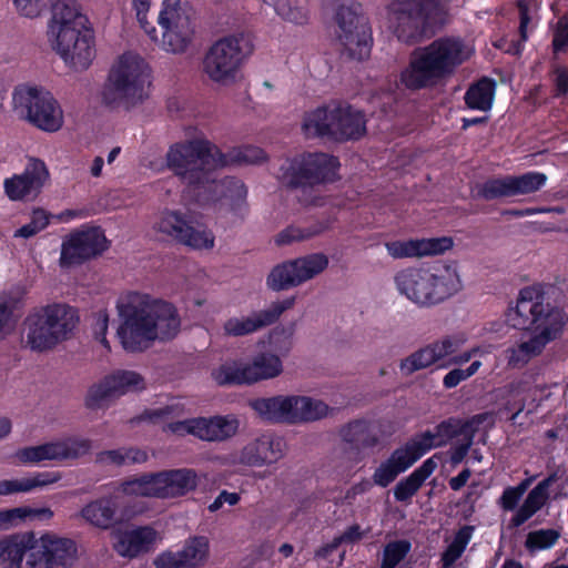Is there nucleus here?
I'll list each match as a JSON object with an SVG mask.
<instances>
[{
    "instance_id": "nucleus-1",
    "label": "nucleus",
    "mask_w": 568,
    "mask_h": 568,
    "mask_svg": "<svg viewBox=\"0 0 568 568\" xmlns=\"http://www.w3.org/2000/svg\"><path fill=\"white\" fill-rule=\"evenodd\" d=\"M115 312L116 337L128 352L143 351L155 339L174 337L180 329L174 306L146 292H122Z\"/></svg>"
},
{
    "instance_id": "nucleus-2",
    "label": "nucleus",
    "mask_w": 568,
    "mask_h": 568,
    "mask_svg": "<svg viewBox=\"0 0 568 568\" xmlns=\"http://www.w3.org/2000/svg\"><path fill=\"white\" fill-rule=\"evenodd\" d=\"M506 323L516 329L531 333L528 341L510 349L509 366L520 368L539 356L546 346L559 339L564 333L568 316L556 305L545 301V293L535 286L519 291L516 305L505 314Z\"/></svg>"
},
{
    "instance_id": "nucleus-3",
    "label": "nucleus",
    "mask_w": 568,
    "mask_h": 568,
    "mask_svg": "<svg viewBox=\"0 0 568 568\" xmlns=\"http://www.w3.org/2000/svg\"><path fill=\"white\" fill-rule=\"evenodd\" d=\"M51 49L73 71L89 69L95 58L92 23L81 4L59 0L52 8L47 30Z\"/></svg>"
},
{
    "instance_id": "nucleus-4",
    "label": "nucleus",
    "mask_w": 568,
    "mask_h": 568,
    "mask_svg": "<svg viewBox=\"0 0 568 568\" xmlns=\"http://www.w3.org/2000/svg\"><path fill=\"white\" fill-rule=\"evenodd\" d=\"M130 1L139 24L160 49L172 54L189 50L195 36V22L183 0Z\"/></svg>"
},
{
    "instance_id": "nucleus-5",
    "label": "nucleus",
    "mask_w": 568,
    "mask_h": 568,
    "mask_svg": "<svg viewBox=\"0 0 568 568\" xmlns=\"http://www.w3.org/2000/svg\"><path fill=\"white\" fill-rule=\"evenodd\" d=\"M393 283L398 296L418 308L435 307L464 288L456 261L404 267L394 274Z\"/></svg>"
},
{
    "instance_id": "nucleus-6",
    "label": "nucleus",
    "mask_w": 568,
    "mask_h": 568,
    "mask_svg": "<svg viewBox=\"0 0 568 568\" xmlns=\"http://www.w3.org/2000/svg\"><path fill=\"white\" fill-rule=\"evenodd\" d=\"M153 89V71L138 52L126 51L112 62L101 91L102 102L111 108L133 110L145 103Z\"/></svg>"
},
{
    "instance_id": "nucleus-7",
    "label": "nucleus",
    "mask_w": 568,
    "mask_h": 568,
    "mask_svg": "<svg viewBox=\"0 0 568 568\" xmlns=\"http://www.w3.org/2000/svg\"><path fill=\"white\" fill-rule=\"evenodd\" d=\"M473 54V48L458 38H443L420 48L402 73L410 89L433 87L450 77Z\"/></svg>"
},
{
    "instance_id": "nucleus-8",
    "label": "nucleus",
    "mask_w": 568,
    "mask_h": 568,
    "mask_svg": "<svg viewBox=\"0 0 568 568\" xmlns=\"http://www.w3.org/2000/svg\"><path fill=\"white\" fill-rule=\"evenodd\" d=\"M244 33H233L216 40L205 52L202 72L217 88H231L241 82L242 67L252 53Z\"/></svg>"
},
{
    "instance_id": "nucleus-9",
    "label": "nucleus",
    "mask_w": 568,
    "mask_h": 568,
    "mask_svg": "<svg viewBox=\"0 0 568 568\" xmlns=\"http://www.w3.org/2000/svg\"><path fill=\"white\" fill-rule=\"evenodd\" d=\"M225 163L221 151L204 139L174 144L166 153L168 168L190 185L203 183L209 172Z\"/></svg>"
},
{
    "instance_id": "nucleus-10",
    "label": "nucleus",
    "mask_w": 568,
    "mask_h": 568,
    "mask_svg": "<svg viewBox=\"0 0 568 568\" xmlns=\"http://www.w3.org/2000/svg\"><path fill=\"white\" fill-rule=\"evenodd\" d=\"M252 407L264 419L290 425L316 422L329 414V407L323 400L298 394L258 398Z\"/></svg>"
},
{
    "instance_id": "nucleus-11",
    "label": "nucleus",
    "mask_w": 568,
    "mask_h": 568,
    "mask_svg": "<svg viewBox=\"0 0 568 568\" xmlns=\"http://www.w3.org/2000/svg\"><path fill=\"white\" fill-rule=\"evenodd\" d=\"M337 160L325 153H310L284 160L276 178L291 186H315L335 179Z\"/></svg>"
},
{
    "instance_id": "nucleus-12",
    "label": "nucleus",
    "mask_w": 568,
    "mask_h": 568,
    "mask_svg": "<svg viewBox=\"0 0 568 568\" xmlns=\"http://www.w3.org/2000/svg\"><path fill=\"white\" fill-rule=\"evenodd\" d=\"M78 558L72 539L53 532L31 534V552L28 568H70Z\"/></svg>"
},
{
    "instance_id": "nucleus-13",
    "label": "nucleus",
    "mask_w": 568,
    "mask_h": 568,
    "mask_svg": "<svg viewBox=\"0 0 568 568\" xmlns=\"http://www.w3.org/2000/svg\"><path fill=\"white\" fill-rule=\"evenodd\" d=\"M90 450L83 438H63L17 449L13 459L19 466H38L50 462L77 459Z\"/></svg>"
},
{
    "instance_id": "nucleus-14",
    "label": "nucleus",
    "mask_w": 568,
    "mask_h": 568,
    "mask_svg": "<svg viewBox=\"0 0 568 568\" xmlns=\"http://www.w3.org/2000/svg\"><path fill=\"white\" fill-rule=\"evenodd\" d=\"M433 7L434 0H393L384 18L385 27L402 41L415 40Z\"/></svg>"
},
{
    "instance_id": "nucleus-15",
    "label": "nucleus",
    "mask_w": 568,
    "mask_h": 568,
    "mask_svg": "<svg viewBox=\"0 0 568 568\" xmlns=\"http://www.w3.org/2000/svg\"><path fill=\"white\" fill-rule=\"evenodd\" d=\"M51 179L47 163L34 156L27 159L22 172L13 173L2 181L3 194L11 202L36 200Z\"/></svg>"
},
{
    "instance_id": "nucleus-16",
    "label": "nucleus",
    "mask_w": 568,
    "mask_h": 568,
    "mask_svg": "<svg viewBox=\"0 0 568 568\" xmlns=\"http://www.w3.org/2000/svg\"><path fill=\"white\" fill-rule=\"evenodd\" d=\"M337 37L347 54L355 60L369 57L372 32L365 17L349 8H342L337 13Z\"/></svg>"
},
{
    "instance_id": "nucleus-17",
    "label": "nucleus",
    "mask_w": 568,
    "mask_h": 568,
    "mask_svg": "<svg viewBox=\"0 0 568 568\" xmlns=\"http://www.w3.org/2000/svg\"><path fill=\"white\" fill-rule=\"evenodd\" d=\"M239 427L240 420L234 415L196 417L171 423L168 426L169 430L175 435H193L206 442L227 440L236 435Z\"/></svg>"
},
{
    "instance_id": "nucleus-18",
    "label": "nucleus",
    "mask_w": 568,
    "mask_h": 568,
    "mask_svg": "<svg viewBox=\"0 0 568 568\" xmlns=\"http://www.w3.org/2000/svg\"><path fill=\"white\" fill-rule=\"evenodd\" d=\"M293 305L294 298H285L273 302L263 310L232 316L224 322L223 332L226 336L231 337H241L254 334L255 332L273 324Z\"/></svg>"
},
{
    "instance_id": "nucleus-19",
    "label": "nucleus",
    "mask_w": 568,
    "mask_h": 568,
    "mask_svg": "<svg viewBox=\"0 0 568 568\" xmlns=\"http://www.w3.org/2000/svg\"><path fill=\"white\" fill-rule=\"evenodd\" d=\"M466 342L464 335H447L417 349L400 363V371L410 375L426 369L455 354Z\"/></svg>"
},
{
    "instance_id": "nucleus-20",
    "label": "nucleus",
    "mask_w": 568,
    "mask_h": 568,
    "mask_svg": "<svg viewBox=\"0 0 568 568\" xmlns=\"http://www.w3.org/2000/svg\"><path fill=\"white\" fill-rule=\"evenodd\" d=\"M286 450V444L281 437L264 435L248 443L243 449L226 459L234 467L263 466L281 459Z\"/></svg>"
},
{
    "instance_id": "nucleus-21",
    "label": "nucleus",
    "mask_w": 568,
    "mask_h": 568,
    "mask_svg": "<svg viewBox=\"0 0 568 568\" xmlns=\"http://www.w3.org/2000/svg\"><path fill=\"white\" fill-rule=\"evenodd\" d=\"M453 246L454 240L450 236L396 240L385 243L387 254L394 260L444 254Z\"/></svg>"
},
{
    "instance_id": "nucleus-22",
    "label": "nucleus",
    "mask_w": 568,
    "mask_h": 568,
    "mask_svg": "<svg viewBox=\"0 0 568 568\" xmlns=\"http://www.w3.org/2000/svg\"><path fill=\"white\" fill-rule=\"evenodd\" d=\"M142 388H144V381L140 374L131 371H119L92 385L88 392L87 402L94 406L105 398L121 396Z\"/></svg>"
},
{
    "instance_id": "nucleus-23",
    "label": "nucleus",
    "mask_w": 568,
    "mask_h": 568,
    "mask_svg": "<svg viewBox=\"0 0 568 568\" xmlns=\"http://www.w3.org/2000/svg\"><path fill=\"white\" fill-rule=\"evenodd\" d=\"M160 541L161 536L155 529L136 527L119 531L114 549L122 557L134 558L152 550Z\"/></svg>"
},
{
    "instance_id": "nucleus-24",
    "label": "nucleus",
    "mask_w": 568,
    "mask_h": 568,
    "mask_svg": "<svg viewBox=\"0 0 568 568\" xmlns=\"http://www.w3.org/2000/svg\"><path fill=\"white\" fill-rule=\"evenodd\" d=\"M460 433L462 424L458 420L449 419L447 422H443L433 430H428L414 437L406 444L418 460L432 448L446 445L450 439L459 437L462 435Z\"/></svg>"
},
{
    "instance_id": "nucleus-25",
    "label": "nucleus",
    "mask_w": 568,
    "mask_h": 568,
    "mask_svg": "<svg viewBox=\"0 0 568 568\" xmlns=\"http://www.w3.org/2000/svg\"><path fill=\"white\" fill-rule=\"evenodd\" d=\"M558 476L556 473L548 475L539 481L527 495L523 505L517 509L516 514L511 517L508 528L514 529L524 525L537 511H539L549 500L550 487L557 481Z\"/></svg>"
},
{
    "instance_id": "nucleus-26",
    "label": "nucleus",
    "mask_w": 568,
    "mask_h": 568,
    "mask_svg": "<svg viewBox=\"0 0 568 568\" xmlns=\"http://www.w3.org/2000/svg\"><path fill=\"white\" fill-rule=\"evenodd\" d=\"M331 135L335 139H358L364 135L365 119L361 111L349 105H333Z\"/></svg>"
},
{
    "instance_id": "nucleus-27",
    "label": "nucleus",
    "mask_w": 568,
    "mask_h": 568,
    "mask_svg": "<svg viewBox=\"0 0 568 568\" xmlns=\"http://www.w3.org/2000/svg\"><path fill=\"white\" fill-rule=\"evenodd\" d=\"M48 92L43 87L33 83L16 85L10 97L11 112L17 119L28 123Z\"/></svg>"
},
{
    "instance_id": "nucleus-28",
    "label": "nucleus",
    "mask_w": 568,
    "mask_h": 568,
    "mask_svg": "<svg viewBox=\"0 0 568 568\" xmlns=\"http://www.w3.org/2000/svg\"><path fill=\"white\" fill-rule=\"evenodd\" d=\"M37 311L63 342L73 335L79 323L75 308L64 303H53L37 308Z\"/></svg>"
},
{
    "instance_id": "nucleus-29",
    "label": "nucleus",
    "mask_w": 568,
    "mask_h": 568,
    "mask_svg": "<svg viewBox=\"0 0 568 568\" xmlns=\"http://www.w3.org/2000/svg\"><path fill=\"white\" fill-rule=\"evenodd\" d=\"M245 365L250 385L275 379L284 372L283 359L277 354L262 348L251 357L245 358Z\"/></svg>"
},
{
    "instance_id": "nucleus-30",
    "label": "nucleus",
    "mask_w": 568,
    "mask_h": 568,
    "mask_svg": "<svg viewBox=\"0 0 568 568\" xmlns=\"http://www.w3.org/2000/svg\"><path fill=\"white\" fill-rule=\"evenodd\" d=\"M155 497L184 495L196 486V476L189 469H175L153 474Z\"/></svg>"
},
{
    "instance_id": "nucleus-31",
    "label": "nucleus",
    "mask_w": 568,
    "mask_h": 568,
    "mask_svg": "<svg viewBox=\"0 0 568 568\" xmlns=\"http://www.w3.org/2000/svg\"><path fill=\"white\" fill-rule=\"evenodd\" d=\"M417 458L407 444L397 448L385 462H383L374 471L373 481L375 485L386 487L395 478L407 470Z\"/></svg>"
},
{
    "instance_id": "nucleus-32",
    "label": "nucleus",
    "mask_w": 568,
    "mask_h": 568,
    "mask_svg": "<svg viewBox=\"0 0 568 568\" xmlns=\"http://www.w3.org/2000/svg\"><path fill=\"white\" fill-rule=\"evenodd\" d=\"M31 534H16L0 539V568H28Z\"/></svg>"
},
{
    "instance_id": "nucleus-33",
    "label": "nucleus",
    "mask_w": 568,
    "mask_h": 568,
    "mask_svg": "<svg viewBox=\"0 0 568 568\" xmlns=\"http://www.w3.org/2000/svg\"><path fill=\"white\" fill-rule=\"evenodd\" d=\"M28 123L45 133H55L64 126V112L59 101L49 91Z\"/></svg>"
},
{
    "instance_id": "nucleus-34",
    "label": "nucleus",
    "mask_w": 568,
    "mask_h": 568,
    "mask_svg": "<svg viewBox=\"0 0 568 568\" xmlns=\"http://www.w3.org/2000/svg\"><path fill=\"white\" fill-rule=\"evenodd\" d=\"M546 182L547 175L537 171L508 175L499 179V197L531 194L542 189Z\"/></svg>"
},
{
    "instance_id": "nucleus-35",
    "label": "nucleus",
    "mask_w": 568,
    "mask_h": 568,
    "mask_svg": "<svg viewBox=\"0 0 568 568\" xmlns=\"http://www.w3.org/2000/svg\"><path fill=\"white\" fill-rule=\"evenodd\" d=\"M26 325L27 344L34 351H48L63 342L37 310L27 317Z\"/></svg>"
},
{
    "instance_id": "nucleus-36",
    "label": "nucleus",
    "mask_w": 568,
    "mask_h": 568,
    "mask_svg": "<svg viewBox=\"0 0 568 568\" xmlns=\"http://www.w3.org/2000/svg\"><path fill=\"white\" fill-rule=\"evenodd\" d=\"M24 292L13 290L0 294V339L11 335L20 316Z\"/></svg>"
},
{
    "instance_id": "nucleus-37",
    "label": "nucleus",
    "mask_w": 568,
    "mask_h": 568,
    "mask_svg": "<svg viewBox=\"0 0 568 568\" xmlns=\"http://www.w3.org/2000/svg\"><path fill=\"white\" fill-rule=\"evenodd\" d=\"M215 192L235 214L242 215L246 211L247 189L244 183L234 178H226L215 183Z\"/></svg>"
},
{
    "instance_id": "nucleus-38",
    "label": "nucleus",
    "mask_w": 568,
    "mask_h": 568,
    "mask_svg": "<svg viewBox=\"0 0 568 568\" xmlns=\"http://www.w3.org/2000/svg\"><path fill=\"white\" fill-rule=\"evenodd\" d=\"M211 376L219 385H250L244 357L226 358L212 368Z\"/></svg>"
},
{
    "instance_id": "nucleus-39",
    "label": "nucleus",
    "mask_w": 568,
    "mask_h": 568,
    "mask_svg": "<svg viewBox=\"0 0 568 568\" xmlns=\"http://www.w3.org/2000/svg\"><path fill=\"white\" fill-rule=\"evenodd\" d=\"M53 516V511L48 508H31L28 506L0 509V531L16 528L28 520L41 519L48 520Z\"/></svg>"
},
{
    "instance_id": "nucleus-40",
    "label": "nucleus",
    "mask_w": 568,
    "mask_h": 568,
    "mask_svg": "<svg viewBox=\"0 0 568 568\" xmlns=\"http://www.w3.org/2000/svg\"><path fill=\"white\" fill-rule=\"evenodd\" d=\"M189 223L181 212L164 210L156 216L153 230L163 237L180 242Z\"/></svg>"
},
{
    "instance_id": "nucleus-41",
    "label": "nucleus",
    "mask_w": 568,
    "mask_h": 568,
    "mask_svg": "<svg viewBox=\"0 0 568 568\" xmlns=\"http://www.w3.org/2000/svg\"><path fill=\"white\" fill-rule=\"evenodd\" d=\"M266 285L273 291H283L302 285L295 260L275 265L266 277Z\"/></svg>"
},
{
    "instance_id": "nucleus-42",
    "label": "nucleus",
    "mask_w": 568,
    "mask_h": 568,
    "mask_svg": "<svg viewBox=\"0 0 568 568\" xmlns=\"http://www.w3.org/2000/svg\"><path fill=\"white\" fill-rule=\"evenodd\" d=\"M516 7L519 13V38L518 39H499V51L511 55H520L525 49V42L528 40L527 28L531 21L530 8L527 0H517Z\"/></svg>"
},
{
    "instance_id": "nucleus-43",
    "label": "nucleus",
    "mask_w": 568,
    "mask_h": 568,
    "mask_svg": "<svg viewBox=\"0 0 568 568\" xmlns=\"http://www.w3.org/2000/svg\"><path fill=\"white\" fill-rule=\"evenodd\" d=\"M115 513V501L112 498H100L87 504L81 510V517L92 526L110 527Z\"/></svg>"
},
{
    "instance_id": "nucleus-44",
    "label": "nucleus",
    "mask_w": 568,
    "mask_h": 568,
    "mask_svg": "<svg viewBox=\"0 0 568 568\" xmlns=\"http://www.w3.org/2000/svg\"><path fill=\"white\" fill-rule=\"evenodd\" d=\"M183 557L184 567L201 568L210 559V540L205 536L189 537L180 549Z\"/></svg>"
},
{
    "instance_id": "nucleus-45",
    "label": "nucleus",
    "mask_w": 568,
    "mask_h": 568,
    "mask_svg": "<svg viewBox=\"0 0 568 568\" xmlns=\"http://www.w3.org/2000/svg\"><path fill=\"white\" fill-rule=\"evenodd\" d=\"M78 237L89 258L103 253L109 247V241L99 226L83 225L72 231Z\"/></svg>"
},
{
    "instance_id": "nucleus-46",
    "label": "nucleus",
    "mask_w": 568,
    "mask_h": 568,
    "mask_svg": "<svg viewBox=\"0 0 568 568\" xmlns=\"http://www.w3.org/2000/svg\"><path fill=\"white\" fill-rule=\"evenodd\" d=\"M265 4L272 7L275 13L284 21L303 26L308 21V10L306 6L297 0H262Z\"/></svg>"
},
{
    "instance_id": "nucleus-47",
    "label": "nucleus",
    "mask_w": 568,
    "mask_h": 568,
    "mask_svg": "<svg viewBox=\"0 0 568 568\" xmlns=\"http://www.w3.org/2000/svg\"><path fill=\"white\" fill-rule=\"evenodd\" d=\"M294 260L302 284L324 273L329 264L328 256L320 252L302 255Z\"/></svg>"
},
{
    "instance_id": "nucleus-48",
    "label": "nucleus",
    "mask_w": 568,
    "mask_h": 568,
    "mask_svg": "<svg viewBox=\"0 0 568 568\" xmlns=\"http://www.w3.org/2000/svg\"><path fill=\"white\" fill-rule=\"evenodd\" d=\"M494 93V82L483 79L467 90L465 101L470 109L486 111L493 106Z\"/></svg>"
},
{
    "instance_id": "nucleus-49",
    "label": "nucleus",
    "mask_w": 568,
    "mask_h": 568,
    "mask_svg": "<svg viewBox=\"0 0 568 568\" xmlns=\"http://www.w3.org/2000/svg\"><path fill=\"white\" fill-rule=\"evenodd\" d=\"M333 106L318 108L308 112L303 120L302 129L306 136L331 135Z\"/></svg>"
},
{
    "instance_id": "nucleus-50",
    "label": "nucleus",
    "mask_w": 568,
    "mask_h": 568,
    "mask_svg": "<svg viewBox=\"0 0 568 568\" xmlns=\"http://www.w3.org/2000/svg\"><path fill=\"white\" fill-rule=\"evenodd\" d=\"M262 349L277 354L282 359L286 356L293 345L292 333L284 327H274L258 343Z\"/></svg>"
},
{
    "instance_id": "nucleus-51",
    "label": "nucleus",
    "mask_w": 568,
    "mask_h": 568,
    "mask_svg": "<svg viewBox=\"0 0 568 568\" xmlns=\"http://www.w3.org/2000/svg\"><path fill=\"white\" fill-rule=\"evenodd\" d=\"M89 260L78 237L70 232L62 241L59 264L61 267H71Z\"/></svg>"
},
{
    "instance_id": "nucleus-52",
    "label": "nucleus",
    "mask_w": 568,
    "mask_h": 568,
    "mask_svg": "<svg viewBox=\"0 0 568 568\" xmlns=\"http://www.w3.org/2000/svg\"><path fill=\"white\" fill-rule=\"evenodd\" d=\"M122 496H151L155 497L153 474L143 475L123 481L115 491V498Z\"/></svg>"
},
{
    "instance_id": "nucleus-53",
    "label": "nucleus",
    "mask_w": 568,
    "mask_h": 568,
    "mask_svg": "<svg viewBox=\"0 0 568 568\" xmlns=\"http://www.w3.org/2000/svg\"><path fill=\"white\" fill-rule=\"evenodd\" d=\"M148 459V453L139 448H119L106 450L100 454L99 460L106 465H125L134 463H144Z\"/></svg>"
},
{
    "instance_id": "nucleus-54",
    "label": "nucleus",
    "mask_w": 568,
    "mask_h": 568,
    "mask_svg": "<svg viewBox=\"0 0 568 568\" xmlns=\"http://www.w3.org/2000/svg\"><path fill=\"white\" fill-rule=\"evenodd\" d=\"M179 243L193 250H211L214 246L215 237L210 230L201 226H193L189 223L186 231Z\"/></svg>"
},
{
    "instance_id": "nucleus-55",
    "label": "nucleus",
    "mask_w": 568,
    "mask_h": 568,
    "mask_svg": "<svg viewBox=\"0 0 568 568\" xmlns=\"http://www.w3.org/2000/svg\"><path fill=\"white\" fill-rule=\"evenodd\" d=\"M560 538V531L554 528L538 529L528 532L525 547L530 551L549 549Z\"/></svg>"
},
{
    "instance_id": "nucleus-56",
    "label": "nucleus",
    "mask_w": 568,
    "mask_h": 568,
    "mask_svg": "<svg viewBox=\"0 0 568 568\" xmlns=\"http://www.w3.org/2000/svg\"><path fill=\"white\" fill-rule=\"evenodd\" d=\"M412 545L408 540H394L384 547L381 568H395L409 552Z\"/></svg>"
},
{
    "instance_id": "nucleus-57",
    "label": "nucleus",
    "mask_w": 568,
    "mask_h": 568,
    "mask_svg": "<svg viewBox=\"0 0 568 568\" xmlns=\"http://www.w3.org/2000/svg\"><path fill=\"white\" fill-rule=\"evenodd\" d=\"M51 222V214L43 209H36L31 213L29 223L14 232V237L29 239L43 231Z\"/></svg>"
},
{
    "instance_id": "nucleus-58",
    "label": "nucleus",
    "mask_w": 568,
    "mask_h": 568,
    "mask_svg": "<svg viewBox=\"0 0 568 568\" xmlns=\"http://www.w3.org/2000/svg\"><path fill=\"white\" fill-rule=\"evenodd\" d=\"M471 536V528L465 527L460 529L454 540L448 545L443 555V562L446 568L450 567L464 552Z\"/></svg>"
},
{
    "instance_id": "nucleus-59",
    "label": "nucleus",
    "mask_w": 568,
    "mask_h": 568,
    "mask_svg": "<svg viewBox=\"0 0 568 568\" xmlns=\"http://www.w3.org/2000/svg\"><path fill=\"white\" fill-rule=\"evenodd\" d=\"M62 479V473L59 470L34 471L26 476L28 493L42 490L51 487Z\"/></svg>"
},
{
    "instance_id": "nucleus-60",
    "label": "nucleus",
    "mask_w": 568,
    "mask_h": 568,
    "mask_svg": "<svg viewBox=\"0 0 568 568\" xmlns=\"http://www.w3.org/2000/svg\"><path fill=\"white\" fill-rule=\"evenodd\" d=\"M480 367L481 363L480 361L477 359L465 368L455 367L443 377V386L447 389L454 388L458 386L460 383L467 381L468 378L477 374Z\"/></svg>"
},
{
    "instance_id": "nucleus-61",
    "label": "nucleus",
    "mask_w": 568,
    "mask_h": 568,
    "mask_svg": "<svg viewBox=\"0 0 568 568\" xmlns=\"http://www.w3.org/2000/svg\"><path fill=\"white\" fill-rule=\"evenodd\" d=\"M323 230L324 227L321 225L312 227L290 226L277 234L276 243L288 244L291 242L302 241L321 233Z\"/></svg>"
},
{
    "instance_id": "nucleus-62",
    "label": "nucleus",
    "mask_w": 568,
    "mask_h": 568,
    "mask_svg": "<svg viewBox=\"0 0 568 568\" xmlns=\"http://www.w3.org/2000/svg\"><path fill=\"white\" fill-rule=\"evenodd\" d=\"M551 49L554 54L568 50V14L561 16L552 29Z\"/></svg>"
},
{
    "instance_id": "nucleus-63",
    "label": "nucleus",
    "mask_w": 568,
    "mask_h": 568,
    "mask_svg": "<svg viewBox=\"0 0 568 568\" xmlns=\"http://www.w3.org/2000/svg\"><path fill=\"white\" fill-rule=\"evenodd\" d=\"M16 11L24 17L34 19L42 14L47 8V0H11Z\"/></svg>"
},
{
    "instance_id": "nucleus-64",
    "label": "nucleus",
    "mask_w": 568,
    "mask_h": 568,
    "mask_svg": "<svg viewBox=\"0 0 568 568\" xmlns=\"http://www.w3.org/2000/svg\"><path fill=\"white\" fill-rule=\"evenodd\" d=\"M422 484L423 481L412 473L396 485L394 496L397 500L405 501L416 494Z\"/></svg>"
}]
</instances>
